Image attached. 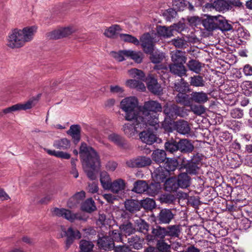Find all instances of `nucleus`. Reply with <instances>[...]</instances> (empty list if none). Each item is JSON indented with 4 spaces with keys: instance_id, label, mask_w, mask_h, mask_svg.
<instances>
[{
    "instance_id": "f257e3e1",
    "label": "nucleus",
    "mask_w": 252,
    "mask_h": 252,
    "mask_svg": "<svg viewBox=\"0 0 252 252\" xmlns=\"http://www.w3.org/2000/svg\"><path fill=\"white\" fill-rule=\"evenodd\" d=\"M79 153L87 177L92 181L96 180L101 167V160L98 153L83 142L81 143Z\"/></svg>"
},
{
    "instance_id": "f03ea898",
    "label": "nucleus",
    "mask_w": 252,
    "mask_h": 252,
    "mask_svg": "<svg viewBox=\"0 0 252 252\" xmlns=\"http://www.w3.org/2000/svg\"><path fill=\"white\" fill-rule=\"evenodd\" d=\"M162 108L160 103L157 101L149 100L145 101L141 106L140 116L145 121L148 126L158 125V112L162 111Z\"/></svg>"
},
{
    "instance_id": "7ed1b4c3",
    "label": "nucleus",
    "mask_w": 252,
    "mask_h": 252,
    "mask_svg": "<svg viewBox=\"0 0 252 252\" xmlns=\"http://www.w3.org/2000/svg\"><path fill=\"white\" fill-rule=\"evenodd\" d=\"M120 107L125 112V118L127 121L133 120L140 116L141 106L134 96L127 97L123 99L120 103Z\"/></svg>"
},
{
    "instance_id": "20e7f679",
    "label": "nucleus",
    "mask_w": 252,
    "mask_h": 252,
    "mask_svg": "<svg viewBox=\"0 0 252 252\" xmlns=\"http://www.w3.org/2000/svg\"><path fill=\"white\" fill-rule=\"evenodd\" d=\"M131 121H133L132 124H126L123 126L125 134L129 137L133 136L138 132L140 133L141 130L146 128L148 126L142 118L139 116Z\"/></svg>"
},
{
    "instance_id": "39448f33",
    "label": "nucleus",
    "mask_w": 252,
    "mask_h": 252,
    "mask_svg": "<svg viewBox=\"0 0 252 252\" xmlns=\"http://www.w3.org/2000/svg\"><path fill=\"white\" fill-rule=\"evenodd\" d=\"M21 30L14 29L9 33L7 38V46L11 48H18L24 46L25 40Z\"/></svg>"
},
{
    "instance_id": "423d86ee",
    "label": "nucleus",
    "mask_w": 252,
    "mask_h": 252,
    "mask_svg": "<svg viewBox=\"0 0 252 252\" xmlns=\"http://www.w3.org/2000/svg\"><path fill=\"white\" fill-rule=\"evenodd\" d=\"M222 15L212 16L205 14L202 21L204 28L208 32H213L216 30H220L221 18Z\"/></svg>"
},
{
    "instance_id": "0eeeda50",
    "label": "nucleus",
    "mask_w": 252,
    "mask_h": 252,
    "mask_svg": "<svg viewBox=\"0 0 252 252\" xmlns=\"http://www.w3.org/2000/svg\"><path fill=\"white\" fill-rule=\"evenodd\" d=\"M163 113L170 119H174L177 117H184L187 115L185 107H180L175 104L165 105L164 107Z\"/></svg>"
},
{
    "instance_id": "6e6552de",
    "label": "nucleus",
    "mask_w": 252,
    "mask_h": 252,
    "mask_svg": "<svg viewBox=\"0 0 252 252\" xmlns=\"http://www.w3.org/2000/svg\"><path fill=\"white\" fill-rule=\"evenodd\" d=\"M174 214L169 209H161L158 215L155 217L156 224H169L174 219Z\"/></svg>"
},
{
    "instance_id": "1a4fd4ad",
    "label": "nucleus",
    "mask_w": 252,
    "mask_h": 252,
    "mask_svg": "<svg viewBox=\"0 0 252 252\" xmlns=\"http://www.w3.org/2000/svg\"><path fill=\"white\" fill-rule=\"evenodd\" d=\"M166 236L165 227L159 225L152 227V234H148L146 239L148 242H153L154 240H160L164 239Z\"/></svg>"
},
{
    "instance_id": "9d476101",
    "label": "nucleus",
    "mask_w": 252,
    "mask_h": 252,
    "mask_svg": "<svg viewBox=\"0 0 252 252\" xmlns=\"http://www.w3.org/2000/svg\"><path fill=\"white\" fill-rule=\"evenodd\" d=\"M152 160L149 157L140 156L136 158L129 160L126 161L127 166L131 168H142L150 165Z\"/></svg>"
},
{
    "instance_id": "9b49d317",
    "label": "nucleus",
    "mask_w": 252,
    "mask_h": 252,
    "mask_svg": "<svg viewBox=\"0 0 252 252\" xmlns=\"http://www.w3.org/2000/svg\"><path fill=\"white\" fill-rule=\"evenodd\" d=\"M97 245L99 249L105 251H110L115 248V243L110 236H98Z\"/></svg>"
},
{
    "instance_id": "f8f14e48",
    "label": "nucleus",
    "mask_w": 252,
    "mask_h": 252,
    "mask_svg": "<svg viewBox=\"0 0 252 252\" xmlns=\"http://www.w3.org/2000/svg\"><path fill=\"white\" fill-rule=\"evenodd\" d=\"M140 41L143 51L146 54H148L152 52V51H154L153 38L149 32L144 33L141 36Z\"/></svg>"
},
{
    "instance_id": "ddd939ff",
    "label": "nucleus",
    "mask_w": 252,
    "mask_h": 252,
    "mask_svg": "<svg viewBox=\"0 0 252 252\" xmlns=\"http://www.w3.org/2000/svg\"><path fill=\"white\" fill-rule=\"evenodd\" d=\"M64 233L66 237L65 246L66 250L69 249L75 239H79L82 237L81 234L78 230L74 229L71 227L64 231Z\"/></svg>"
},
{
    "instance_id": "4468645a",
    "label": "nucleus",
    "mask_w": 252,
    "mask_h": 252,
    "mask_svg": "<svg viewBox=\"0 0 252 252\" xmlns=\"http://www.w3.org/2000/svg\"><path fill=\"white\" fill-rule=\"evenodd\" d=\"M146 81L147 88L151 93L156 95H160L162 94L163 90L157 79L150 76L146 78Z\"/></svg>"
},
{
    "instance_id": "2eb2a0df",
    "label": "nucleus",
    "mask_w": 252,
    "mask_h": 252,
    "mask_svg": "<svg viewBox=\"0 0 252 252\" xmlns=\"http://www.w3.org/2000/svg\"><path fill=\"white\" fill-rule=\"evenodd\" d=\"M33 100H29L25 103H17L10 107L6 108L2 110L3 114H8L12 112L20 110H26L32 107Z\"/></svg>"
},
{
    "instance_id": "dca6fc26",
    "label": "nucleus",
    "mask_w": 252,
    "mask_h": 252,
    "mask_svg": "<svg viewBox=\"0 0 252 252\" xmlns=\"http://www.w3.org/2000/svg\"><path fill=\"white\" fill-rule=\"evenodd\" d=\"M170 174L162 166L159 165L152 173V177L154 182L160 183L164 182Z\"/></svg>"
},
{
    "instance_id": "f3484780",
    "label": "nucleus",
    "mask_w": 252,
    "mask_h": 252,
    "mask_svg": "<svg viewBox=\"0 0 252 252\" xmlns=\"http://www.w3.org/2000/svg\"><path fill=\"white\" fill-rule=\"evenodd\" d=\"M173 129L179 133L184 135L189 134L191 130L189 123L184 120L174 122Z\"/></svg>"
},
{
    "instance_id": "a211bd4d",
    "label": "nucleus",
    "mask_w": 252,
    "mask_h": 252,
    "mask_svg": "<svg viewBox=\"0 0 252 252\" xmlns=\"http://www.w3.org/2000/svg\"><path fill=\"white\" fill-rule=\"evenodd\" d=\"M71 33V29L67 27L49 32L47 33V36L49 39L56 40L66 37Z\"/></svg>"
},
{
    "instance_id": "6ab92c4d",
    "label": "nucleus",
    "mask_w": 252,
    "mask_h": 252,
    "mask_svg": "<svg viewBox=\"0 0 252 252\" xmlns=\"http://www.w3.org/2000/svg\"><path fill=\"white\" fill-rule=\"evenodd\" d=\"M108 139L117 146L122 149H128L129 145L126 139L117 133H112L108 136Z\"/></svg>"
},
{
    "instance_id": "aec40b11",
    "label": "nucleus",
    "mask_w": 252,
    "mask_h": 252,
    "mask_svg": "<svg viewBox=\"0 0 252 252\" xmlns=\"http://www.w3.org/2000/svg\"><path fill=\"white\" fill-rule=\"evenodd\" d=\"M81 127L79 125H72L66 131V133L71 136L73 143L77 145L81 139Z\"/></svg>"
},
{
    "instance_id": "412c9836",
    "label": "nucleus",
    "mask_w": 252,
    "mask_h": 252,
    "mask_svg": "<svg viewBox=\"0 0 252 252\" xmlns=\"http://www.w3.org/2000/svg\"><path fill=\"white\" fill-rule=\"evenodd\" d=\"M164 148L166 152L173 154L176 158H180V154H177L179 152L178 141L173 139L168 140L164 144Z\"/></svg>"
},
{
    "instance_id": "4be33fe9",
    "label": "nucleus",
    "mask_w": 252,
    "mask_h": 252,
    "mask_svg": "<svg viewBox=\"0 0 252 252\" xmlns=\"http://www.w3.org/2000/svg\"><path fill=\"white\" fill-rule=\"evenodd\" d=\"M179 152L181 153L189 154L191 153L194 147L191 141L187 139H182L178 141Z\"/></svg>"
},
{
    "instance_id": "5701e85b",
    "label": "nucleus",
    "mask_w": 252,
    "mask_h": 252,
    "mask_svg": "<svg viewBox=\"0 0 252 252\" xmlns=\"http://www.w3.org/2000/svg\"><path fill=\"white\" fill-rule=\"evenodd\" d=\"M134 226L135 232L142 233L145 235H148L150 224L144 220L139 218L134 220Z\"/></svg>"
},
{
    "instance_id": "b1692460",
    "label": "nucleus",
    "mask_w": 252,
    "mask_h": 252,
    "mask_svg": "<svg viewBox=\"0 0 252 252\" xmlns=\"http://www.w3.org/2000/svg\"><path fill=\"white\" fill-rule=\"evenodd\" d=\"M168 68L171 73L180 78L186 75L187 70L184 64H169Z\"/></svg>"
},
{
    "instance_id": "393cba45",
    "label": "nucleus",
    "mask_w": 252,
    "mask_h": 252,
    "mask_svg": "<svg viewBox=\"0 0 252 252\" xmlns=\"http://www.w3.org/2000/svg\"><path fill=\"white\" fill-rule=\"evenodd\" d=\"M179 188L186 189L189 187L191 184V178L187 173H180L176 178Z\"/></svg>"
},
{
    "instance_id": "a878e982",
    "label": "nucleus",
    "mask_w": 252,
    "mask_h": 252,
    "mask_svg": "<svg viewBox=\"0 0 252 252\" xmlns=\"http://www.w3.org/2000/svg\"><path fill=\"white\" fill-rule=\"evenodd\" d=\"M192 104L193 103L203 104L208 100L207 94L203 92H193L191 94Z\"/></svg>"
},
{
    "instance_id": "bb28decb",
    "label": "nucleus",
    "mask_w": 252,
    "mask_h": 252,
    "mask_svg": "<svg viewBox=\"0 0 252 252\" xmlns=\"http://www.w3.org/2000/svg\"><path fill=\"white\" fill-rule=\"evenodd\" d=\"M166 236L171 238H179L182 231L180 224L170 225L165 227Z\"/></svg>"
},
{
    "instance_id": "cd10ccee",
    "label": "nucleus",
    "mask_w": 252,
    "mask_h": 252,
    "mask_svg": "<svg viewBox=\"0 0 252 252\" xmlns=\"http://www.w3.org/2000/svg\"><path fill=\"white\" fill-rule=\"evenodd\" d=\"M187 92L178 93L175 97L176 101L185 106H191L192 104L191 94H188Z\"/></svg>"
},
{
    "instance_id": "c85d7f7f",
    "label": "nucleus",
    "mask_w": 252,
    "mask_h": 252,
    "mask_svg": "<svg viewBox=\"0 0 252 252\" xmlns=\"http://www.w3.org/2000/svg\"><path fill=\"white\" fill-rule=\"evenodd\" d=\"M126 210L130 213H133L140 210V203L137 200L127 199L125 202Z\"/></svg>"
},
{
    "instance_id": "c756f323",
    "label": "nucleus",
    "mask_w": 252,
    "mask_h": 252,
    "mask_svg": "<svg viewBox=\"0 0 252 252\" xmlns=\"http://www.w3.org/2000/svg\"><path fill=\"white\" fill-rule=\"evenodd\" d=\"M139 138L142 142L148 145H152L157 140V136L155 134L144 130L140 132Z\"/></svg>"
},
{
    "instance_id": "7c9ffc66",
    "label": "nucleus",
    "mask_w": 252,
    "mask_h": 252,
    "mask_svg": "<svg viewBox=\"0 0 252 252\" xmlns=\"http://www.w3.org/2000/svg\"><path fill=\"white\" fill-rule=\"evenodd\" d=\"M164 189L168 192H175L179 188L175 177H169L163 182Z\"/></svg>"
},
{
    "instance_id": "2f4dec72",
    "label": "nucleus",
    "mask_w": 252,
    "mask_h": 252,
    "mask_svg": "<svg viewBox=\"0 0 252 252\" xmlns=\"http://www.w3.org/2000/svg\"><path fill=\"white\" fill-rule=\"evenodd\" d=\"M110 186V189L108 190H110L113 193H118L120 191L125 190L126 182L122 179H118L112 182Z\"/></svg>"
},
{
    "instance_id": "473e14b6",
    "label": "nucleus",
    "mask_w": 252,
    "mask_h": 252,
    "mask_svg": "<svg viewBox=\"0 0 252 252\" xmlns=\"http://www.w3.org/2000/svg\"><path fill=\"white\" fill-rule=\"evenodd\" d=\"M119 228L122 233L126 236H130L135 232L134 224L128 220L121 224Z\"/></svg>"
},
{
    "instance_id": "72a5a7b5",
    "label": "nucleus",
    "mask_w": 252,
    "mask_h": 252,
    "mask_svg": "<svg viewBox=\"0 0 252 252\" xmlns=\"http://www.w3.org/2000/svg\"><path fill=\"white\" fill-rule=\"evenodd\" d=\"M173 89L179 93L188 92L189 91V85L183 78H181L174 83Z\"/></svg>"
},
{
    "instance_id": "f704fd0d",
    "label": "nucleus",
    "mask_w": 252,
    "mask_h": 252,
    "mask_svg": "<svg viewBox=\"0 0 252 252\" xmlns=\"http://www.w3.org/2000/svg\"><path fill=\"white\" fill-rule=\"evenodd\" d=\"M166 152L163 150L156 149L152 154L153 160L157 163H161L165 161L167 158Z\"/></svg>"
},
{
    "instance_id": "c9c22d12",
    "label": "nucleus",
    "mask_w": 252,
    "mask_h": 252,
    "mask_svg": "<svg viewBox=\"0 0 252 252\" xmlns=\"http://www.w3.org/2000/svg\"><path fill=\"white\" fill-rule=\"evenodd\" d=\"M148 189V184L146 181L138 180L134 183L131 191L137 193H143L145 192H147Z\"/></svg>"
},
{
    "instance_id": "e433bc0d",
    "label": "nucleus",
    "mask_w": 252,
    "mask_h": 252,
    "mask_svg": "<svg viewBox=\"0 0 252 252\" xmlns=\"http://www.w3.org/2000/svg\"><path fill=\"white\" fill-rule=\"evenodd\" d=\"M171 60L172 61V63L171 64L182 65L185 63L187 58L185 56L184 52L180 50H177L175 53L172 55Z\"/></svg>"
},
{
    "instance_id": "4c0bfd02",
    "label": "nucleus",
    "mask_w": 252,
    "mask_h": 252,
    "mask_svg": "<svg viewBox=\"0 0 252 252\" xmlns=\"http://www.w3.org/2000/svg\"><path fill=\"white\" fill-rule=\"evenodd\" d=\"M85 197V192L82 190L76 192L67 201V205L70 208L74 207L80 200H83Z\"/></svg>"
},
{
    "instance_id": "58836bf2",
    "label": "nucleus",
    "mask_w": 252,
    "mask_h": 252,
    "mask_svg": "<svg viewBox=\"0 0 252 252\" xmlns=\"http://www.w3.org/2000/svg\"><path fill=\"white\" fill-rule=\"evenodd\" d=\"M37 27L35 26L27 27L24 28L21 31L23 32V36L25 42L31 41L34 34L36 32Z\"/></svg>"
},
{
    "instance_id": "ea45409f",
    "label": "nucleus",
    "mask_w": 252,
    "mask_h": 252,
    "mask_svg": "<svg viewBox=\"0 0 252 252\" xmlns=\"http://www.w3.org/2000/svg\"><path fill=\"white\" fill-rule=\"evenodd\" d=\"M157 32L158 36L163 38H168L173 35V30L171 26L166 27L158 26Z\"/></svg>"
},
{
    "instance_id": "a19ab883",
    "label": "nucleus",
    "mask_w": 252,
    "mask_h": 252,
    "mask_svg": "<svg viewBox=\"0 0 252 252\" xmlns=\"http://www.w3.org/2000/svg\"><path fill=\"white\" fill-rule=\"evenodd\" d=\"M96 209L95 203L92 198L87 199L81 206V209L84 212L92 213Z\"/></svg>"
},
{
    "instance_id": "79ce46f5",
    "label": "nucleus",
    "mask_w": 252,
    "mask_h": 252,
    "mask_svg": "<svg viewBox=\"0 0 252 252\" xmlns=\"http://www.w3.org/2000/svg\"><path fill=\"white\" fill-rule=\"evenodd\" d=\"M163 167L170 174L171 171H175L179 165V162L176 158H167Z\"/></svg>"
},
{
    "instance_id": "37998d69",
    "label": "nucleus",
    "mask_w": 252,
    "mask_h": 252,
    "mask_svg": "<svg viewBox=\"0 0 252 252\" xmlns=\"http://www.w3.org/2000/svg\"><path fill=\"white\" fill-rule=\"evenodd\" d=\"M182 168L186 169V172L185 173L193 175L197 174L199 167L198 165L192 163V162H191L189 160H187L186 163L181 164L180 169Z\"/></svg>"
},
{
    "instance_id": "c03bdc74",
    "label": "nucleus",
    "mask_w": 252,
    "mask_h": 252,
    "mask_svg": "<svg viewBox=\"0 0 252 252\" xmlns=\"http://www.w3.org/2000/svg\"><path fill=\"white\" fill-rule=\"evenodd\" d=\"M150 55L149 59L151 63L154 64L161 63L165 58L164 54L159 51H154L148 53Z\"/></svg>"
},
{
    "instance_id": "a18cd8bd",
    "label": "nucleus",
    "mask_w": 252,
    "mask_h": 252,
    "mask_svg": "<svg viewBox=\"0 0 252 252\" xmlns=\"http://www.w3.org/2000/svg\"><path fill=\"white\" fill-rule=\"evenodd\" d=\"M100 182L104 189L108 190L111 184V178L108 173L105 171L100 173Z\"/></svg>"
},
{
    "instance_id": "49530a36",
    "label": "nucleus",
    "mask_w": 252,
    "mask_h": 252,
    "mask_svg": "<svg viewBox=\"0 0 252 252\" xmlns=\"http://www.w3.org/2000/svg\"><path fill=\"white\" fill-rule=\"evenodd\" d=\"M127 241L129 246L135 250H138L142 248L143 240L137 235L130 237Z\"/></svg>"
},
{
    "instance_id": "de8ad7c7",
    "label": "nucleus",
    "mask_w": 252,
    "mask_h": 252,
    "mask_svg": "<svg viewBox=\"0 0 252 252\" xmlns=\"http://www.w3.org/2000/svg\"><path fill=\"white\" fill-rule=\"evenodd\" d=\"M213 5L216 9L219 11L229 10L232 8L228 0H217L214 1Z\"/></svg>"
},
{
    "instance_id": "09e8293b",
    "label": "nucleus",
    "mask_w": 252,
    "mask_h": 252,
    "mask_svg": "<svg viewBox=\"0 0 252 252\" xmlns=\"http://www.w3.org/2000/svg\"><path fill=\"white\" fill-rule=\"evenodd\" d=\"M160 184L158 182H154L150 185L148 184V189L147 190V193L152 196L157 194L161 188Z\"/></svg>"
},
{
    "instance_id": "8fccbe9b",
    "label": "nucleus",
    "mask_w": 252,
    "mask_h": 252,
    "mask_svg": "<svg viewBox=\"0 0 252 252\" xmlns=\"http://www.w3.org/2000/svg\"><path fill=\"white\" fill-rule=\"evenodd\" d=\"M140 209L143 208L146 211L153 210L156 206V202L153 199L147 198L141 200Z\"/></svg>"
},
{
    "instance_id": "3c124183",
    "label": "nucleus",
    "mask_w": 252,
    "mask_h": 252,
    "mask_svg": "<svg viewBox=\"0 0 252 252\" xmlns=\"http://www.w3.org/2000/svg\"><path fill=\"white\" fill-rule=\"evenodd\" d=\"M94 245L92 242L86 240H81L79 243L80 251L79 252H92Z\"/></svg>"
},
{
    "instance_id": "603ef678",
    "label": "nucleus",
    "mask_w": 252,
    "mask_h": 252,
    "mask_svg": "<svg viewBox=\"0 0 252 252\" xmlns=\"http://www.w3.org/2000/svg\"><path fill=\"white\" fill-rule=\"evenodd\" d=\"M126 85L130 88L137 89L138 90H141L142 91H145L146 89L144 84L141 81L135 79L128 80L126 82Z\"/></svg>"
},
{
    "instance_id": "864d4df0",
    "label": "nucleus",
    "mask_w": 252,
    "mask_h": 252,
    "mask_svg": "<svg viewBox=\"0 0 252 252\" xmlns=\"http://www.w3.org/2000/svg\"><path fill=\"white\" fill-rule=\"evenodd\" d=\"M126 54L128 56L127 58H130L137 63H141L143 61V54L140 52H137L128 50V51L126 52Z\"/></svg>"
},
{
    "instance_id": "5fc2aeb1",
    "label": "nucleus",
    "mask_w": 252,
    "mask_h": 252,
    "mask_svg": "<svg viewBox=\"0 0 252 252\" xmlns=\"http://www.w3.org/2000/svg\"><path fill=\"white\" fill-rule=\"evenodd\" d=\"M53 145L57 149L65 150L70 147V142L64 138L55 141Z\"/></svg>"
},
{
    "instance_id": "6e6d98bb",
    "label": "nucleus",
    "mask_w": 252,
    "mask_h": 252,
    "mask_svg": "<svg viewBox=\"0 0 252 252\" xmlns=\"http://www.w3.org/2000/svg\"><path fill=\"white\" fill-rule=\"evenodd\" d=\"M188 67L191 71L199 73L201 70V63L198 61L191 59L187 63Z\"/></svg>"
},
{
    "instance_id": "4d7b16f0",
    "label": "nucleus",
    "mask_w": 252,
    "mask_h": 252,
    "mask_svg": "<svg viewBox=\"0 0 252 252\" xmlns=\"http://www.w3.org/2000/svg\"><path fill=\"white\" fill-rule=\"evenodd\" d=\"M122 29L119 25H113L105 31L104 34L106 37L112 38L117 34V32L120 31Z\"/></svg>"
},
{
    "instance_id": "13d9d810",
    "label": "nucleus",
    "mask_w": 252,
    "mask_h": 252,
    "mask_svg": "<svg viewBox=\"0 0 252 252\" xmlns=\"http://www.w3.org/2000/svg\"><path fill=\"white\" fill-rule=\"evenodd\" d=\"M128 72L132 77L136 78L140 81L146 80L147 78H146L144 72L141 70L137 68H132L128 70Z\"/></svg>"
},
{
    "instance_id": "bf43d9fd",
    "label": "nucleus",
    "mask_w": 252,
    "mask_h": 252,
    "mask_svg": "<svg viewBox=\"0 0 252 252\" xmlns=\"http://www.w3.org/2000/svg\"><path fill=\"white\" fill-rule=\"evenodd\" d=\"M120 36L123 40L126 42L131 43L135 45H138L140 44L139 40L136 37L131 34L122 33Z\"/></svg>"
},
{
    "instance_id": "052dcab7",
    "label": "nucleus",
    "mask_w": 252,
    "mask_h": 252,
    "mask_svg": "<svg viewBox=\"0 0 252 252\" xmlns=\"http://www.w3.org/2000/svg\"><path fill=\"white\" fill-rule=\"evenodd\" d=\"M220 30L222 32L230 31L233 29V26L226 18L221 16Z\"/></svg>"
},
{
    "instance_id": "680f3d73",
    "label": "nucleus",
    "mask_w": 252,
    "mask_h": 252,
    "mask_svg": "<svg viewBox=\"0 0 252 252\" xmlns=\"http://www.w3.org/2000/svg\"><path fill=\"white\" fill-rule=\"evenodd\" d=\"M226 125L228 128L232 129L234 132L239 131L242 126L241 123L235 120L228 121Z\"/></svg>"
},
{
    "instance_id": "e2e57ef3",
    "label": "nucleus",
    "mask_w": 252,
    "mask_h": 252,
    "mask_svg": "<svg viewBox=\"0 0 252 252\" xmlns=\"http://www.w3.org/2000/svg\"><path fill=\"white\" fill-rule=\"evenodd\" d=\"M241 211L243 216L249 217L252 220V202L242 206Z\"/></svg>"
},
{
    "instance_id": "0e129e2a",
    "label": "nucleus",
    "mask_w": 252,
    "mask_h": 252,
    "mask_svg": "<svg viewBox=\"0 0 252 252\" xmlns=\"http://www.w3.org/2000/svg\"><path fill=\"white\" fill-rule=\"evenodd\" d=\"M190 83L191 86L195 87H202L204 86L203 77L200 75H195L190 78Z\"/></svg>"
},
{
    "instance_id": "69168bd1",
    "label": "nucleus",
    "mask_w": 252,
    "mask_h": 252,
    "mask_svg": "<svg viewBox=\"0 0 252 252\" xmlns=\"http://www.w3.org/2000/svg\"><path fill=\"white\" fill-rule=\"evenodd\" d=\"M176 15L177 12L174 9L172 8L166 10L163 13V16L166 20L168 21H170L172 19L176 17Z\"/></svg>"
},
{
    "instance_id": "338daca9",
    "label": "nucleus",
    "mask_w": 252,
    "mask_h": 252,
    "mask_svg": "<svg viewBox=\"0 0 252 252\" xmlns=\"http://www.w3.org/2000/svg\"><path fill=\"white\" fill-rule=\"evenodd\" d=\"M172 44L179 48H185L187 45L186 40L181 38H174L172 40Z\"/></svg>"
},
{
    "instance_id": "774afa93",
    "label": "nucleus",
    "mask_w": 252,
    "mask_h": 252,
    "mask_svg": "<svg viewBox=\"0 0 252 252\" xmlns=\"http://www.w3.org/2000/svg\"><path fill=\"white\" fill-rule=\"evenodd\" d=\"M242 90L246 95H250L252 93V82L247 81L244 82Z\"/></svg>"
}]
</instances>
